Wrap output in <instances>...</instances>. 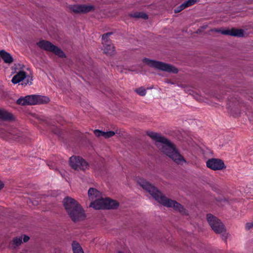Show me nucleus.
Returning a JSON list of instances; mask_svg holds the SVG:
<instances>
[{
  "label": "nucleus",
  "instance_id": "nucleus-1",
  "mask_svg": "<svg viewBox=\"0 0 253 253\" xmlns=\"http://www.w3.org/2000/svg\"><path fill=\"white\" fill-rule=\"evenodd\" d=\"M147 134L154 141L157 147L175 163L180 165L186 163L185 159L168 139L155 132L148 131Z\"/></svg>",
  "mask_w": 253,
  "mask_h": 253
},
{
  "label": "nucleus",
  "instance_id": "nucleus-2",
  "mask_svg": "<svg viewBox=\"0 0 253 253\" xmlns=\"http://www.w3.org/2000/svg\"><path fill=\"white\" fill-rule=\"evenodd\" d=\"M138 183L161 205L167 207L173 208L174 210L179 211L182 214H186V210L183 206L175 201L170 200L166 197L160 191L145 179L140 178L138 180Z\"/></svg>",
  "mask_w": 253,
  "mask_h": 253
},
{
  "label": "nucleus",
  "instance_id": "nucleus-3",
  "mask_svg": "<svg viewBox=\"0 0 253 253\" xmlns=\"http://www.w3.org/2000/svg\"><path fill=\"white\" fill-rule=\"evenodd\" d=\"M63 202L64 208L73 221L76 222L84 218V211L75 199L66 197Z\"/></svg>",
  "mask_w": 253,
  "mask_h": 253
},
{
  "label": "nucleus",
  "instance_id": "nucleus-4",
  "mask_svg": "<svg viewBox=\"0 0 253 253\" xmlns=\"http://www.w3.org/2000/svg\"><path fill=\"white\" fill-rule=\"evenodd\" d=\"M46 100V96L33 94L20 97L17 100L16 103L21 105H34L45 103Z\"/></svg>",
  "mask_w": 253,
  "mask_h": 253
},
{
  "label": "nucleus",
  "instance_id": "nucleus-5",
  "mask_svg": "<svg viewBox=\"0 0 253 253\" xmlns=\"http://www.w3.org/2000/svg\"><path fill=\"white\" fill-rule=\"evenodd\" d=\"M32 77L24 70H19L16 72L15 75L13 77L11 82L13 84L20 83L23 86L31 85L32 84Z\"/></svg>",
  "mask_w": 253,
  "mask_h": 253
},
{
  "label": "nucleus",
  "instance_id": "nucleus-6",
  "mask_svg": "<svg viewBox=\"0 0 253 253\" xmlns=\"http://www.w3.org/2000/svg\"><path fill=\"white\" fill-rule=\"evenodd\" d=\"M143 62L150 67H154L162 71L174 73L178 72L177 69L174 67L162 62L150 60L147 58L144 59Z\"/></svg>",
  "mask_w": 253,
  "mask_h": 253
},
{
  "label": "nucleus",
  "instance_id": "nucleus-7",
  "mask_svg": "<svg viewBox=\"0 0 253 253\" xmlns=\"http://www.w3.org/2000/svg\"><path fill=\"white\" fill-rule=\"evenodd\" d=\"M207 217L208 222L215 233H222L225 231L224 225L216 217L211 214H208Z\"/></svg>",
  "mask_w": 253,
  "mask_h": 253
},
{
  "label": "nucleus",
  "instance_id": "nucleus-8",
  "mask_svg": "<svg viewBox=\"0 0 253 253\" xmlns=\"http://www.w3.org/2000/svg\"><path fill=\"white\" fill-rule=\"evenodd\" d=\"M70 166L75 170H85L88 168L87 163L79 156H72L70 158Z\"/></svg>",
  "mask_w": 253,
  "mask_h": 253
},
{
  "label": "nucleus",
  "instance_id": "nucleus-9",
  "mask_svg": "<svg viewBox=\"0 0 253 253\" xmlns=\"http://www.w3.org/2000/svg\"><path fill=\"white\" fill-rule=\"evenodd\" d=\"M92 206L95 210L113 209L117 208L119 204L117 201L109 198H103L99 204H92Z\"/></svg>",
  "mask_w": 253,
  "mask_h": 253
},
{
  "label": "nucleus",
  "instance_id": "nucleus-10",
  "mask_svg": "<svg viewBox=\"0 0 253 253\" xmlns=\"http://www.w3.org/2000/svg\"><path fill=\"white\" fill-rule=\"evenodd\" d=\"M88 195L89 200L91 201L89 207L94 209V207L92 206V204H99L103 199L101 196V193L93 188H90L88 191Z\"/></svg>",
  "mask_w": 253,
  "mask_h": 253
},
{
  "label": "nucleus",
  "instance_id": "nucleus-11",
  "mask_svg": "<svg viewBox=\"0 0 253 253\" xmlns=\"http://www.w3.org/2000/svg\"><path fill=\"white\" fill-rule=\"evenodd\" d=\"M207 167L213 170H221L226 168L224 162L219 159L211 158L206 162Z\"/></svg>",
  "mask_w": 253,
  "mask_h": 253
},
{
  "label": "nucleus",
  "instance_id": "nucleus-12",
  "mask_svg": "<svg viewBox=\"0 0 253 253\" xmlns=\"http://www.w3.org/2000/svg\"><path fill=\"white\" fill-rule=\"evenodd\" d=\"M70 9L75 13H87L94 9V6L89 4H75L70 6Z\"/></svg>",
  "mask_w": 253,
  "mask_h": 253
},
{
  "label": "nucleus",
  "instance_id": "nucleus-13",
  "mask_svg": "<svg viewBox=\"0 0 253 253\" xmlns=\"http://www.w3.org/2000/svg\"><path fill=\"white\" fill-rule=\"evenodd\" d=\"M30 240V237L26 235H21L14 238L10 244L12 249L19 247L23 243H26Z\"/></svg>",
  "mask_w": 253,
  "mask_h": 253
},
{
  "label": "nucleus",
  "instance_id": "nucleus-14",
  "mask_svg": "<svg viewBox=\"0 0 253 253\" xmlns=\"http://www.w3.org/2000/svg\"><path fill=\"white\" fill-rule=\"evenodd\" d=\"M216 32H220L223 35H230L233 36H236L241 37L244 36V32L242 30H238L235 29H215Z\"/></svg>",
  "mask_w": 253,
  "mask_h": 253
},
{
  "label": "nucleus",
  "instance_id": "nucleus-15",
  "mask_svg": "<svg viewBox=\"0 0 253 253\" xmlns=\"http://www.w3.org/2000/svg\"><path fill=\"white\" fill-rule=\"evenodd\" d=\"M48 51H52L59 57H63L65 56L64 52L58 47L54 46L51 43L48 42Z\"/></svg>",
  "mask_w": 253,
  "mask_h": 253
},
{
  "label": "nucleus",
  "instance_id": "nucleus-16",
  "mask_svg": "<svg viewBox=\"0 0 253 253\" xmlns=\"http://www.w3.org/2000/svg\"><path fill=\"white\" fill-rule=\"evenodd\" d=\"M0 56L5 63L10 64L13 61V59L10 54L5 50H1L0 51Z\"/></svg>",
  "mask_w": 253,
  "mask_h": 253
},
{
  "label": "nucleus",
  "instance_id": "nucleus-17",
  "mask_svg": "<svg viewBox=\"0 0 253 253\" xmlns=\"http://www.w3.org/2000/svg\"><path fill=\"white\" fill-rule=\"evenodd\" d=\"M196 0H188L185 1L183 3L181 4L178 8L174 9L175 13H177L185 8L190 6L196 3Z\"/></svg>",
  "mask_w": 253,
  "mask_h": 253
},
{
  "label": "nucleus",
  "instance_id": "nucleus-18",
  "mask_svg": "<svg viewBox=\"0 0 253 253\" xmlns=\"http://www.w3.org/2000/svg\"><path fill=\"white\" fill-rule=\"evenodd\" d=\"M0 119L4 120H11L13 119V116L5 110H0Z\"/></svg>",
  "mask_w": 253,
  "mask_h": 253
},
{
  "label": "nucleus",
  "instance_id": "nucleus-19",
  "mask_svg": "<svg viewBox=\"0 0 253 253\" xmlns=\"http://www.w3.org/2000/svg\"><path fill=\"white\" fill-rule=\"evenodd\" d=\"M73 253H84L80 245L77 241H73L72 244Z\"/></svg>",
  "mask_w": 253,
  "mask_h": 253
},
{
  "label": "nucleus",
  "instance_id": "nucleus-20",
  "mask_svg": "<svg viewBox=\"0 0 253 253\" xmlns=\"http://www.w3.org/2000/svg\"><path fill=\"white\" fill-rule=\"evenodd\" d=\"M23 135L21 132L17 130H13L11 132L9 133V135L7 136L9 139H17L19 137H23Z\"/></svg>",
  "mask_w": 253,
  "mask_h": 253
},
{
  "label": "nucleus",
  "instance_id": "nucleus-21",
  "mask_svg": "<svg viewBox=\"0 0 253 253\" xmlns=\"http://www.w3.org/2000/svg\"><path fill=\"white\" fill-rule=\"evenodd\" d=\"M104 51L106 54L111 55L114 53V47L112 44H106L104 46Z\"/></svg>",
  "mask_w": 253,
  "mask_h": 253
},
{
  "label": "nucleus",
  "instance_id": "nucleus-22",
  "mask_svg": "<svg viewBox=\"0 0 253 253\" xmlns=\"http://www.w3.org/2000/svg\"><path fill=\"white\" fill-rule=\"evenodd\" d=\"M131 17L135 18H142L144 19H148V16L146 14L143 12H135L130 14Z\"/></svg>",
  "mask_w": 253,
  "mask_h": 253
},
{
  "label": "nucleus",
  "instance_id": "nucleus-23",
  "mask_svg": "<svg viewBox=\"0 0 253 253\" xmlns=\"http://www.w3.org/2000/svg\"><path fill=\"white\" fill-rule=\"evenodd\" d=\"M37 45L42 49L47 50V42L44 40H40Z\"/></svg>",
  "mask_w": 253,
  "mask_h": 253
},
{
  "label": "nucleus",
  "instance_id": "nucleus-24",
  "mask_svg": "<svg viewBox=\"0 0 253 253\" xmlns=\"http://www.w3.org/2000/svg\"><path fill=\"white\" fill-rule=\"evenodd\" d=\"M135 91L138 94L141 96H144L146 93V89L142 87L136 89Z\"/></svg>",
  "mask_w": 253,
  "mask_h": 253
},
{
  "label": "nucleus",
  "instance_id": "nucleus-25",
  "mask_svg": "<svg viewBox=\"0 0 253 253\" xmlns=\"http://www.w3.org/2000/svg\"><path fill=\"white\" fill-rule=\"evenodd\" d=\"M115 134V132L113 131H109L105 132L104 134V137L105 138H109L113 136Z\"/></svg>",
  "mask_w": 253,
  "mask_h": 253
},
{
  "label": "nucleus",
  "instance_id": "nucleus-26",
  "mask_svg": "<svg viewBox=\"0 0 253 253\" xmlns=\"http://www.w3.org/2000/svg\"><path fill=\"white\" fill-rule=\"evenodd\" d=\"M94 134L95 136L97 137L103 136L104 137V134H105V131H102L98 129H96L94 131Z\"/></svg>",
  "mask_w": 253,
  "mask_h": 253
},
{
  "label": "nucleus",
  "instance_id": "nucleus-27",
  "mask_svg": "<svg viewBox=\"0 0 253 253\" xmlns=\"http://www.w3.org/2000/svg\"><path fill=\"white\" fill-rule=\"evenodd\" d=\"M111 34V33H106V34H104V35H102V41L103 42V43L105 42H107V41H108V40H107L108 37Z\"/></svg>",
  "mask_w": 253,
  "mask_h": 253
},
{
  "label": "nucleus",
  "instance_id": "nucleus-28",
  "mask_svg": "<svg viewBox=\"0 0 253 253\" xmlns=\"http://www.w3.org/2000/svg\"><path fill=\"white\" fill-rule=\"evenodd\" d=\"M253 226V223H248L246 225V228L247 229H250Z\"/></svg>",
  "mask_w": 253,
  "mask_h": 253
},
{
  "label": "nucleus",
  "instance_id": "nucleus-29",
  "mask_svg": "<svg viewBox=\"0 0 253 253\" xmlns=\"http://www.w3.org/2000/svg\"><path fill=\"white\" fill-rule=\"evenodd\" d=\"M4 130L3 129L0 128V136L4 137L5 136L4 135Z\"/></svg>",
  "mask_w": 253,
  "mask_h": 253
},
{
  "label": "nucleus",
  "instance_id": "nucleus-30",
  "mask_svg": "<svg viewBox=\"0 0 253 253\" xmlns=\"http://www.w3.org/2000/svg\"><path fill=\"white\" fill-rule=\"evenodd\" d=\"M4 187V183L1 180H0V190L3 188Z\"/></svg>",
  "mask_w": 253,
  "mask_h": 253
},
{
  "label": "nucleus",
  "instance_id": "nucleus-31",
  "mask_svg": "<svg viewBox=\"0 0 253 253\" xmlns=\"http://www.w3.org/2000/svg\"><path fill=\"white\" fill-rule=\"evenodd\" d=\"M119 253H122L121 252H119Z\"/></svg>",
  "mask_w": 253,
  "mask_h": 253
}]
</instances>
